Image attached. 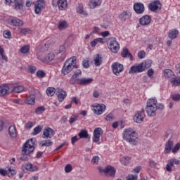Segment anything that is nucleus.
I'll return each mask as SVG.
<instances>
[{
    "label": "nucleus",
    "instance_id": "obj_46",
    "mask_svg": "<svg viewBox=\"0 0 180 180\" xmlns=\"http://www.w3.org/2000/svg\"><path fill=\"white\" fill-rule=\"evenodd\" d=\"M32 164L27 163L22 166V171H25H25H32Z\"/></svg>",
    "mask_w": 180,
    "mask_h": 180
},
{
    "label": "nucleus",
    "instance_id": "obj_47",
    "mask_svg": "<svg viewBox=\"0 0 180 180\" xmlns=\"http://www.w3.org/2000/svg\"><path fill=\"white\" fill-rule=\"evenodd\" d=\"M44 110H46V108H44V106H39L36 108L35 113L37 115H41V113H43V112H44Z\"/></svg>",
    "mask_w": 180,
    "mask_h": 180
},
{
    "label": "nucleus",
    "instance_id": "obj_64",
    "mask_svg": "<svg viewBox=\"0 0 180 180\" xmlns=\"http://www.w3.org/2000/svg\"><path fill=\"white\" fill-rule=\"evenodd\" d=\"M147 75L149 78H153V75H154V70L153 69H149L147 72Z\"/></svg>",
    "mask_w": 180,
    "mask_h": 180
},
{
    "label": "nucleus",
    "instance_id": "obj_59",
    "mask_svg": "<svg viewBox=\"0 0 180 180\" xmlns=\"http://www.w3.org/2000/svg\"><path fill=\"white\" fill-rule=\"evenodd\" d=\"M120 162L122 164V165H128L129 162H130V160L127 158H121Z\"/></svg>",
    "mask_w": 180,
    "mask_h": 180
},
{
    "label": "nucleus",
    "instance_id": "obj_53",
    "mask_svg": "<svg viewBox=\"0 0 180 180\" xmlns=\"http://www.w3.org/2000/svg\"><path fill=\"white\" fill-rule=\"evenodd\" d=\"M30 50V47L29 46H22L20 49V51L23 53V54H26V53H28V51Z\"/></svg>",
    "mask_w": 180,
    "mask_h": 180
},
{
    "label": "nucleus",
    "instance_id": "obj_29",
    "mask_svg": "<svg viewBox=\"0 0 180 180\" xmlns=\"http://www.w3.org/2000/svg\"><path fill=\"white\" fill-rule=\"evenodd\" d=\"M57 4L60 11H65V9H67V0H59Z\"/></svg>",
    "mask_w": 180,
    "mask_h": 180
},
{
    "label": "nucleus",
    "instance_id": "obj_35",
    "mask_svg": "<svg viewBox=\"0 0 180 180\" xmlns=\"http://www.w3.org/2000/svg\"><path fill=\"white\" fill-rule=\"evenodd\" d=\"M174 75L175 74L171 70V69H166L164 70V77L165 78H172Z\"/></svg>",
    "mask_w": 180,
    "mask_h": 180
},
{
    "label": "nucleus",
    "instance_id": "obj_30",
    "mask_svg": "<svg viewBox=\"0 0 180 180\" xmlns=\"http://www.w3.org/2000/svg\"><path fill=\"white\" fill-rule=\"evenodd\" d=\"M78 136L79 139H89V140L91 139V137H89V134H88V131L85 129H82L78 134Z\"/></svg>",
    "mask_w": 180,
    "mask_h": 180
},
{
    "label": "nucleus",
    "instance_id": "obj_15",
    "mask_svg": "<svg viewBox=\"0 0 180 180\" xmlns=\"http://www.w3.org/2000/svg\"><path fill=\"white\" fill-rule=\"evenodd\" d=\"M143 120H144V109L139 111L134 116V121L136 123H143Z\"/></svg>",
    "mask_w": 180,
    "mask_h": 180
},
{
    "label": "nucleus",
    "instance_id": "obj_7",
    "mask_svg": "<svg viewBox=\"0 0 180 180\" xmlns=\"http://www.w3.org/2000/svg\"><path fill=\"white\" fill-rule=\"evenodd\" d=\"M34 5V12L36 15H40L43 9H44V5H46V1H44V0H37Z\"/></svg>",
    "mask_w": 180,
    "mask_h": 180
},
{
    "label": "nucleus",
    "instance_id": "obj_31",
    "mask_svg": "<svg viewBox=\"0 0 180 180\" xmlns=\"http://www.w3.org/2000/svg\"><path fill=\"white\" fill-rule=\"evenodd\" d=\"M146 106H151L152 108H158V104H157V99L150 98L147 101Z\"/></svg>",
    "mask_w": 180,
    "mask_h": 180
},
{
    "label": "nucleus",
    "instance_id": "obj_13",
    "mask_svg": "<svg viewBox=\"0 0 180 180\" xmlns=\"http://www.w3.org/2000/svg\"><path fill=\"white\" fill-rule=\"evenodd\" d=\"M49 50V44H44L39 46V50L37 51V56L39 60H41L43 54Z\"/></svg>",
    "mask_w": 180,
    "mask_h": 180
},
{
    "label": "nucleus",
    "instance_id": "obj_41",
    "mask_svg": "<svg viewBox=\"0 0 180 180\" xmlns=\"http://www.w3.org/2000/svg\"><path fill=\"white\" fill-rule=\"evenodd\" d=\"M172 167H174V160H170L165 167L166 171L167 172H172Z\"/></svg>",
    "mask_w": 180,
    "mask_h": 180
},
{
    "label": "nucleus",
    "instance_id": "obj_23",
    "mask_svg": "<svg viewBox=\"0 0 180 180\" xmlns=\"http://www.w3.org/2000/svg\"><path fill=\"white\" fill-rule=\"evenodd\" d=\"M121 56L123 58H129L130 61H133V55L129 51L127 48H124L121 52Z\"/></svg>",
    "mask_w": 180,
    "mask_h": 180
},
{
    "label": "nucleus",
    "instance_id": "obj_54",
    "mask_svg": "<svg viewBox=\"0 0 180 180\" xmlns=\"http://www.w3.org/2000/svg\"><path fill=\"white\" fill-rule=\"evenodd\" d=\"M37 77H38V78H44L46 73L43 70H38L37 72Z\"/></svg>",
    "mask_w": 180,
    "mask_h": 180
},
{
    "label": "nucleus",
    "instance_id": "obj_17",
    "mask_svg": "<svg viewBox=\"0 0 180 180\" xmlns=\"http://www.w3.org/2000/svg\"><path fill=\"white\" fill-rule=\"evenodd\" d=\"M54 134H56L54 129L48 127L44 129L42 137L43 139H51V137H54Z\"/></svg>",
    "mask_w": 180,
    "mask_h": 180
},
{
    "label": "nucleus",
    "instance_id": "obj_19",
    "mask_svg": "<svg viewBox=\"0 0 180 180\" xmlns=\"http://www.w3.org/2000/svg\"><path fill=\"white\" fill-rule=\"evenodd\" d=\"M174 148V141L169 139L165 145V154H169Z\"/></svg>",
    "mask_w": 180,
    "mask_h": 180
},
{
    "label": "nucleus",
    "instance_id": "obj_10",
    "mask_svg": "<svg viewBox=\"0 0 180 180\" xmlns=\"http://www.w3.org/2000/svg\"><path fill=\"white\" fill-rule=\"evenodd\" d=\"M102 134H103V130H102V128L101 127L96 128L94 131V137H93L94 143L99 142V140Z\"/></svg>",
    "mask_w": 180,
    "mask_h": 180
},
{
    "label": "nucleus",
    "instance_id": "obj_51",
    "mask_svg": "<svg viewBox=\"0 0 180 180\" xmlns=\"http://www.w3.org/2000/svg\"><path fill=\"white\" fill-rule=\"evenodd\" d=\"M139 71H137V68L135 65H132L129 70V74H137Z\"/></svg>",
    "mask_w": 180,
    "mask_h": 180
},
{
    "label": "nucleus",
    "instance_id": "obj_50",
    "mask_svg": "<svg viewBox=\"0 0 180 180\" xmlns=\"http://www.w3.org/2000/svg\"><path fill=\"white\" fill-rule=\"evenodd\" d=\"M180 150V143H177L172 149V153H173V154H175L176 153H178V151H179Z\"/></svg>",
    "mask_w": 180,
    "mask_h": 180
},
{
    "label": "nucleus",
    "instance_id": "obj_6",
    "mask_svg": "<svg viewBox=\"0 0 180 180\" xmlns=\"http://www.w3.org/2000/svg\"><path fill=\"white\" fill-rule=\"evenodd\" d=\"M146 112L148 116H155L157 115L158 109L162 110L164 109V105L162 103L158 104V107H152L151 105H146Z\"/></svg>",
    "mask_w": 180,
    "mask_h": 180
},
{
    "label": "nucleus",
    "instance_id": "obj_9",
    "mask_svg": "<svg viewBox=\"0 0 180 180\" xmlns=\"http://www.w3.org/2000/svg\"><path fill=\"white\" fill-rule=\"evenodd\" d=\"M93 110L96 115H102L106 110L105 104H95L93 105Z\"/></svg>",
    "mask_w": 180,
    "mask_h": 180
},
{
    "label": "nucleus",
    "instance_id": "obj_56",
    "mask_svg": "<svg viewBox=\"0 0 180 180\" xmlns=\"http://www.w3.org/2000/svg\"><path fill=\"white\" fill-rule=\"evenodd\" d=\"M172 99H173L175 102H178L180 101V94H172L171 96Z\"/></svg>",
    "mask_w": 180,
    "mask_h": 180
},
{
    "label": "nucleus",
    "instance_id": "obj_25",
    "mask_svg": "<svg viewBox=\"0 0 180 180\" xmlns=\"http://www.w3.org/2000/svg\"><path fill=\"white\" fill-rule=\"evenodd\" d=\"M9 93V86L7 84H2L0 86V96H6Z\"/></svg>",
    "mask_w": 180,
    "mask_h": 180
},
{
    "label": "nucleus",
    "instance_id": "obj_38",
    "mask_svg": "<svg viewBox=\"0 0 180 180\" xmlns=\"http://www.w3.org/2000/svg\"><path fill=\"white\" fill-rule=\"evenodd\" d=\"M98 43H101V44H103L104 41H103V38H97L96 39H94V41H92L90 44V45L91 46V47H95V46H96L98 44Z\"/></svg>",
    "mask_w": 180,
    "mask_h": 180
},
{
    "label": "nucleus",
    "instance_id": "obj_24",
    "mask_svg": "<svg viewBox=\"0 0 180 180\" xmlns=\"http://www.w3.org/2000/svg\"><path fill=\"white\" fill-rule=\"evenodd\" d=\"M8 134L12 139H16V137H18V131H16V127H15V125L9 127Z\"/></svg>",
    "mask_w": 180,
    "mask_h": 180
},
{
    "label": "nucleus",
    "instance_id": "obj_21",
    "mask_svg": "<svg viewBox=\"0 0 180 180\" xmlns=\"http://www.w3.org/2000/svg\"><path fill=\"white\" fill-rule=\"evenodd\" d=\"M139 23L142 26H147L148 25H150V23H151V17L148 15L141 17L139 19Z\"/></svg>",
    "mask_w": 180,
    "mask_h": 180
},
{
    "label": "nucleus",
    "instance_id": "obj_39",
    "mask_svg": "<svg viewBox=\"0 0 180 180\" xmlns=\"http://www.w3.org/2000/svg\"><path fill=\"white\" fill-rule=\"evenodd\" d=\"M170 82L174 86H179V85H180V77H174L173 79H171Z\"/></svg>",
    "mask_w": 180,
    "mask_h": 180
},
{
    "label": "nucleus",
    "instance_id": "obj_32",
    "mask_svg": "<svg viewBox=\"0 0 180 180\" xmlns=\"http://www.w3.org/2000/svg\"><path fill=\"white\" fill-rule=\"evenodd\" d=\"M94 61L96 67H99V65L102 64V56H99V54H96L94 57Z\"/></svg>",
    "mask_w": 180,
    "mask_h": 180
},
{
    "label": "nucleus",
    "instance_id": "obj_5",
    "mask_svg": "<svg viewBox=\"0 0 180 180\" xmlns=\"http://www.w3.org/2000/svg\"><path fill=\"white\" fill-rule=\"evenodd\" d=\"M107 44L112 53H116L120 49V45H119V42H117L115 37L109 38Z\"/></svg>",
    "mask_w": 180,
    "mask_h": 180
},
{
    "label": "nucleus",
    "instance_id": "obj_3",
    "mask_svg": "<svg viewBox=\"0 0 180 180\" xmlns=\"http://www.w3.org/2000/svg\"><path fill=\"white\" fill-rule=\"evenodd\" d=\"M36 143V139H31L27 141L22 149V155H29L34 151V144Z\"/></svg>",
    "mask_w": 180,
    "mask_h": 180
},
{
    "label": "nucleus",
    "instance_id": "obj_42",
    "mask_svg": "<svg viewBox=\"0 0 180 180\" xmlns=\"http://www.w3.org/2000/svg\"><path fill=\"white\" fill-rule=\"evenodd\" d=\"M41 130H43V127H41V125H38L37 127L34 128L33 132H32V136H36V135L39 134V133H40V131H41Z\"/></svg>",
    "mask_w": 180,
    "mask_h": 180
},
{
    "label": "nucleus",
    "instance_id": "obj_20",
    "mask_svg": "<svg viewBox=\"0 0 180 180\" xmlns=\"http://www.w3.org/2000/svg\"><path fill=\"white\" fill-rule=\"evenodd\" d=\"M93 82H94V79L92 77H90V78L83 77V78L77 79V82H76V84H77V85H89V84H91Z\"/></svg>",
    "mask_w": 180,
    "mask_h": 180
},
{
    "label": "nucleus",
    "instance_id": "obj_26",
    "mask_svg": "<svg viewBox=\"0 0 180 180\" xmlns=\"http://www.w3.org/2000/svg\"><path fill=\"white\" fill-rule=\"evenodd\" d=\"M55 55L53 53H49L47 56H46L44 58L43 56L41 57V61H43V63H50V61H53L54 60Z\"/></svg>",
    "mask_w": 180,
    "mask_h": 180
},
{
    "label": "nucleus",
    "instance_id": "obj_49",
    "mask_svg": "<svg viewBox=\"0 0 180 180\" xmlns=\"http://www.w3.org/2000/svg\"><path fill=\"white\" fill-rule=\"evenodd\" d=\"M3 36L5 39H11L12 37V33L9 30H5L3 32Z\"/></svg>",
    "mask_w": 180,
    "mask_h": 180
},
{
    "label": "nucleus",
    "instance_id": "obj_34",
    "mask_svg": "<svg viewBox=\"0 0 180 180\" xmlns=\"http://www.w3.org/2000/svg\"><path fill=\"white\" fill-rule=\"evenodd\" d=\"M35 102L36 96H34V94H30L29 97L27 98L26 103H27V105H34Z\"/></svg>",
    "mask_w": 180,
    "mask_h": 180
},
{
    "label": "nucleus",
    "instance_id": "obj_60",
    "mask_svg": "<svg viewBox=\"0 0 180 180\" xmlns=\"http://www.w3.org/2000/svg\"><path fill=\"white\" fill-rule=\"evenodd\" d=\"M171 137H172V131H167L165 134V139H171Z\"/></svg>",
    "mask_w": 180,
    "mask_h": 180
},
{
    "label": "nucleus",
    "instance_id": "obj_48",
    "mask_svg": "<svg viewBox=\"0 0 180 180\" xmlns=\"http://www.w3.org/2000/svg\"><path fill=\"white\" fill-rule=\"evenodd\" d=\"M151 64H153V61L151 60H147L143 62V70H146V68H150V67H151Z\"/></svg>",
    "mask_w": 180,
    "mask_h": 180
},
{
    "label": "nucleus",
    "instance_id": "obj_22",
    "mask_svg": "<svg viewBox=\"0 0 180 180\" xmlns=\"http://www.w3.org/2000/svg\"><path fill=\"white\" fill-rule=\"evenodd\" d=\"M131 18V13L130 11H122L120 15H119V18L122 22H126L127 19H130Z\"/></svg>",
    "mask_w": 180,
    "mask_h": 180
},
{
    "label": "nucleus",
    "instance_id": "obj_43",
    "mask_svg": "<svg viewBox=\"0 0 180 180\" xmlns=\"http://www.w3.org/2000/svg\"><path fill=\"white\" fill-rule=\"evenodd\" d=\"M77 11L78 13H80V15H84V16H86V15H88V13L84 11V6L82 5H79L77 8Z\"/></svg>",
    "mask_w": 180,
    "mask_h": 180
},
{
    "label": "nucleus",
    "instance_id": "obj_52",
    "mask_svg": "<svg viewBox=\"0 0 180 180\" xmlns=\"http://www.w3.org/2000/svg\"><path fill=\"white\" fill-rule=\"evenodd\" d=\"M77 120H78V115H73L70 117V119L69 120V123L70 124H72V123H74V122H77Z\"/></svg>",
    "mask_w": 180,
    "mask_h": 180
},
{
    "label": "nucleus",
    "instance_id": "obj_45",
    "mask_svg": "<svg viewBox=\"0 0 180 180\" xmlns=\"http://www.w3.org/2000/svg\"><path fill=\"white\" fill-rule=\"evenodd\" d=\"M134 65L135 68H136L138 72H143V71H144V63H141V64Z\"/></svg>",
    "mask_w": 180,
    "mask_h": 180
},
{
    "label": "nucleus",
    "instance_id": "obj_16",
    "mask_svg": "<svg viewBox=\"0 0 180 180\" xmlns=\"http://www.w3.org/2000/svg\"><path fill=\"white\" fill-rule=\"evenodd\" d=\"M81 75H82V71H81V70H77L76 71H75L74 75L70 79V84H71L72 85H74L75 82H78V79H81L78 77H81Z\"/></svg>",
    "mask_w": 180,
    "mask_h": 180
},
{
    "label": "nucleus",
    "instance_id": "obj_1",
    "mask_svg": "<svg viewBox=\"0 0 180 180\" xmlns=\"http://www.w3.org/2000/svg\"><path fill=\"white\" fill-rule=\"evenodd\" d=\"M123 139L131 146H137L139 135L131 129H126L123 132Z\"/></svg>",
    "mask_w": 180,
    "mask_h": 180
},
{
    "label": "nucleus",
    "instance_id": "obj_27",
    "mask_svg": "<svg viewBox=\"0 0 180 180\" xmlns=\"http://www.w3.org/2000/svg\"><path fill=\"white\" fill-rule=\"evenodd\" d=\"M178 34H179V31L174 29L169 32L168 37L169 39H171V40H174L178 37Z\"/></svg>",
    "mask_w": 180,
    "mask_h": 180
},
{
    "label": "nucleus",
    "instance_id": "obj_28",
    "mask_svg": "<svg viewBox=\"0 0 180 180\" xmlns=\"http://www.w3.org/2000/svg\"><path fill=\"white\" fill-rule=\"evenodd\" d=\"M23 25V21L19 18H13L11 21V26L20 27Z\"/></svg>",
    "mask_w": 180,
    "mask_h": 180
},
{
    "label": "nucleus",
    "instance_id": "obj_8",
    "mask_svg": "<svg viewBox=\"0 0 180 180\" xmlns=\"http://www.w3.org/2000/svg\"><path fill=\"white\" fill-rule=\"evenodd\" d=\"M148 6V9H150L151 12H157L158 11H161V2L160 0H155L151 1Z\"/></svg>",
    "mask_w": 180,
    "mask_h": 180
},
{
    "label": "nucleus",
    "instance_id": "obj_62",
    "mask_svg": "<svg viewBox=\"0 0 180 180\" xmlns=\"http://www.w3.org/2000/svg\"><path fill=\"white\" fill-rule=\"evenodd\" d=\"M29 72H30V74H34V72H36V66H33V65H30L28 68Z\"/></svg>",
    "mask_w": 180,
    "mask_h": 180
},
{
    "label": "nucleus",
    "instance_id": "obj_18",
    "mask_svg": "<svg viewBox=\"0 0 180 180\" xmlns=\"http://www.w3.org/2000/svg\"><path fill=\"white\" fill-rule=\"evenodd\" d=\"M56 95H57L59 102H63L67 98V92L64 91L63 89H56Z\"/></svg>",
    "mask_w": 180,
    "mask_h": 180
},
{
    "label": "nucleus",
    "instance_id": "obj_55",
    "mask_svg": "<svg viewBox=\"0 0 180 180\" xmlns=\"http://www.w3.org/2000/svg\"><path fill=\"white\" fill-rule=\"evenodd\" d=\"M30 32V29L29 28H21L20 29V33L21 34H23L24 36H26L27 33Z\"/></svg>",
    "mask_w": 180,
    "mask_h": 180
},
{
    "label": "nucleus",
    "instance_id": "obj_61",
    "mask_svg": "<svg viewBox=\"0 0 180 180\" xmlns=\"http://www.w3.org/2000/svg\"><path fill=\"white\" fill-rule=\"evenodd\" d=\"M146 57V52L144 51H141L138 53V58L141 60Z\"/></svg>",
    "mask_w": 180,
    "mask_h": 180
},
{
    "label": "nucleus",
    "instance_id": "obj_37",
    "mask_svg": "<svg viewBox=\"0 0 180 180\" xmlns=\"http://www.w3.org/2000/svg\"><path fill=\"white\" fill-rule=\"evenodd\" d=\"M23 91H25V87L23 86H17L13 87L11 92H13V94H20V92H23Z\"/></svg>",
    "mask_w": 180,
    "mask_h": 180
},
{
    "label": "nucleus",
    "instance_id": "obj_58",
    "mask_svg": "<svg viewBox=\"0 0 180 180\" xmlns=\"http://www.w3.org/2000/svg\"><path fill=\"white\" fill-rule=\"evenodd\" d=\"M139 176L137 175L129 174L127 177V180H137Z\"/></svg>",
    "mask_w": 180,
    "mask_h": 180
},
{
    "label": "nucleus",
    "instance_id": "obj_36",
    "mask_svg": "<svg viewBox=\"0 0 180 180\" xmlns=\"http://www.w3.org/2000/svg\"><path fill=\"white\" fill-rule=\"evenodd\" d=\"M68 27V23L65 20H62L59 22V24L58 25V29L59 30H64V29H67Z\"/></svg>",
    "mask_w": 180,
    "mask_h": 180
},
{
    "label": "nucleus",
    "instance_id": "obj_4",
    "mask_svg": "<svg viewBox=\"0 0 180 180\" xmlns=\"http://www.w3.org/2000/svg\"><path fill=\"white\" fill-rule=\"evenodd\" d=\"M98 169L100 174H104L105 176L115 178L116 175V169L111 165H107L104 169L102 167H98Z\"/></svg>",
    "mask_w": 180,
    "mask_h": 180
},
{
    "label": "nucleus",
    "instance_id": "obj_63",
    "mask_svg": "<svg viewBox=\"0 0 180 180\" xmlns=\"http://www.w3.org/2000/svg\"><path fill=\"white\" fill-rule=\"evenodd\" d=\"M105 120L107 122H112V120H113V114L109 113L108 115H107L105 117Z\"/></svg>",
    "mask_w": 180,
    "mask_h": 180
},
{
    "label": "nucleus",
    "instance_id": "obj_2",
    "mask_svg": "<svg viewBox=\"0 0 180 180\" xmlns=\"http://www.w3.org/2000/svg\"><path fill=\"white\" fill-rule=\"evenodd\" d=\"M74 68H78V65H77V58L75 56L70 58L65 62L61 70L62 74L67 75L68 74H70Z\"/></svg>",
    "mask_w": 180,
    "mask_h": 180
},
{
    "label": "nucleus",
    "instance_id": "obj_40",
    "mask_svg": "<svg viewBox=\"0 0 180 180\" xmlns=\"http://www.w3.org/2000/svg\"><path fill=\"white\" fill-rule=\"evenodd\" d=\"M56 92H57V91H56V89L53 87H48L46 89L48 96H53Z\"/></svg>",
    "mask_w": 180,
    "mask_h": 180
},
{
    "label": "nucleus",
    "instance_id": "obj_33",
    "mask_svg": "<svg viewBox=\"0 0 180 180\" xmlns=\"http://www.w3.org/2000/svg\"><path fill=\"white\" fill-rule=\"evenodd\" d=\"M40 147H51L53 141L51 140H45L39 142Z\"/></svg>",
    "mask_w": 180,
    "mask_h": 180
},
{
    "label": "nucleus",
    "instance_id": "obj_11",
    "mask_svg": "<svg viewBox=\"0 0 180 180\" xmlns=\"http://www.w3.org/2000/svg\"><path fill=\"white\" fill-rule=\"evenodd\" d=\"M112 72L115 75H119L124 70V66L118 62L114 63L112 65Z\"/></svg>",
    "mask_w": 180,
    "mask_h": 180
},
{
    "label": "nucleus",
    "instance_id": "obj_12",
    "mask_svg": "<svg viewBox=\"0 0 180 180\" xmlns=\"http://www.w3.org/2000/svg\"><path fill=\"white\" fill-rule=\"evenodd\" d=\"M134 11H135L136 13L138 15L144 13V11H146L144 4L141 2L135 3L134 4Z\"/></svg>",
    "mask_w": 180,
    "mask_h": 180
},
{
    "label": "nucleus",
    "instance_id": "obj_14",
    "mask_svg": "<svg viewBox=\"0 0 180 180\" xmlns=\"http://www.w3.org/2000/svg\"><path fill=\"white\" fill-rule=\"evenodd\" d=\"M6 5L14 2V9H22L23 8V0H5Z\"/></svg>",
    "mask_w": 180,
    "mask_h": 180
},
{
    "label": "nucleus",
    "instance_id": "obj_57",
    "mask_svg": "<svg viewBox=\"0 0 180 180\" xmlns=\"http://www.w3.org/2000/svg\"><path fill=\"white\" fill-rule=\"evenodd\" d=\"M71 171H72V166L70 164H68L65 167V172L66 173H69V172H71Z\"/></svg>",
    "mask_w": 180,
    "mask_h": 180
},
{
    "label": "nucleus",
    "instance_id": "obj_44",
    "mask_svg": "<svg viewBox=\"0 0 180 180\" xmlns=\"http://www.w3.org/2000/svg\"><path fill=\"white\" fill-rule=\"evenodd\" d=\"M0 56L1 57V59L4 60V61H6V63H8V57L5 56V51L3 49V48L0 46Z\"/></svg>",
    "mask_w": 180,
    "mask_h": 180
}]
</instances>
